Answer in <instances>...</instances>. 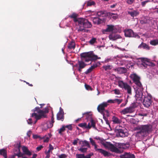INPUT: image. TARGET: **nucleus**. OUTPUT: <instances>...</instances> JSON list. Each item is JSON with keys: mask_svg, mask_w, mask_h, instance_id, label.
<instances>
[{"mask_svg": "<svg viewBox=\"0 0 158 158\" xmlns=\"http://www.w3.org/2000/svg\"><path fill=\"white\" fill-rule=\"evenodd\" d=\"M34 113L31 114L32 117H34L36 120L34 123H35L37 120L41 118L46 117V114L48 112V108H45L43 110H40L39 107H36L34 110Z\"/></svg>", "mask_w": 158, "mask_h": 158, "instance_id": "nucleus-1", "label": "nucleus"}, {"mask_svg": "<svg viewBox=\"0 0 158 158\" xmlns=\"http://www.w3.org/2000/svg\"><path fill=\"white\" fill-rule=\"evenodd\" d=\"M94 139L98 140V143H101L106 148L110 149L111 151L119 153V150L110 142H106L105 140L99 137H96Z\"/></svg>", "mask_w": 158, "mask_h": 158, "instance_id": "nucleus-2", "label": "nucleus"}, {"mask_svg": "<svg viewBox=\"0 0 158 158\" xmlns=\"http://www.w3.org/2000/svg\"><path fill=\"white\" fill-rule=\"evenodd\" d=\"M78 25L80 27V28L78 31H83L88 32V30H85L84 28V27L89 28L91 27L92 25L89 22L87 19L82 18H80L77 20Z\"/></svg>", "mask_w": 158, "mask_h": 158, "instance_id": "nucleus-3", "label": "nucleus"}, {"mask_svg": "<svg viewBox=\"0 0 158 158\" xmlns=\"http://www.w3.org/2000/svg\"><path fill=\"white\" fill-rule=\"evenodd\" d=\"M81 55L82 60L86 62L100 59V57H98L93 52L83 53Z\"/></svg>", "mask_w": 158, "mask_h": 158, "instance_id": "nucleus-4", "label": "nucleus"}, {"mask_svg": "<svg viewBox=\"0 0 158 158\" xmlns=\"http://www.w3.org/2000/svg\"><path fill=\"white\" fill-rule=\"evenodd\" d=\"M152 126L150 125H141L137 127V129L139 130L138 134H140L142 136H145L150 132L152 130Z\"/></svg>", "mask_w": 158, "mask_h": 158, "instance_id": "nucleus-5", "label": "nucleus"}, {"mask_svg": "<svg viewBox=\"0 0 158 158\" xmlns=\"http://www.w3.org/2000/svg\"><path fill=\"white\" fill-rule=\"evenodd\" d=\"M134 89L135 91V99L137 101H141L143 95L142 92L143 88L142 85L141 86H135Z\"/></svg>", "mask_w": 158, "mask_h": 158, "instance_id": "nucleus-6", "label": "nucleus"}, {"mask_svg": "<svg viewBox=\"0 0 158 158\" xmlns=\"http://www.w3.org/2000/svg\"><path fill=\"white\" fill-rule=\"evenodd\" d=\"M118 86L122 89H124L127 91V93L131 94V88L127 83L124 82L122 81H119L118 82Z\"/></svg>", "mask_w": 158, "mask_h": 158, "instance_id": "nucleus-7", "label": "nucleus"}, {"mask_svg": "<svg viewBox=\"0 0 158 158\" xmlns=\"http://www.w3.org/2000/svg\"><path fill=\"white\" fill-rule=\"evenodd\" d=\"M78 126L83 128L90 129L92 127L93 128L95 127V122L94 120L91 119L90 122L88 123V125L86 123H83L79 124Z\"/></svg>", "mask_w": 158, "mask_h": 158, "instance_id": "nucleus-8", "label": "nucleus"}, {"mask_svg": "<svg viewBox=\"0 0 158 158\" xmlns=\"http://www.w3.org/2000/svg\"><path fill=\"white\" fill-rule=\"evenodd\" d=\"M147 95H145L146 96L144 97L143 104L145 107H148L151 105L152 100L151 95L147 93Z\"/></svg>", "mask_w": 158, "mask_h": 158, "instance_id": "nucleus-9", "label": "nucleus"}, {"mask_svg": "<svg viewBox=\"0 0 158 158\" xmlns=\"http://www.w3.org/2000/svg\"><path fill=\"white\" fill-rule=\"evenodd\" d=\"M104 33L105 32H112L115 33L117 32H120V31L118 29L117 27L113 25H107L106 29L103 31Z\"/></svg>", "mask_w": 158, "mask_h": 158, "instance_id": "nucleus-10", "label": "nucleus"}, {"mask_svg": "<svg viewBox=\"0 0 158 158\" xmlns=\"http://www.w3.org/2000/svg\"><path fill=\"white\" fill-rule=\"evenodd\" d=\"M86 64L82 61H79L78 63L73 66V68L75 70H77L79 72L81 71V69L84 68Z\"/></svg>", "mask_w": 158, "mask_h": 158, "instance_id": "nucleus-11", "label": "nucleus"}, {"mask_svg": "<svg viewBox=\"0 0 158 158\" xmlns=\"http://www.w3.org/2000/svg\"><path fill=\"white\" fill-rule=\"evenodd\" d=\"M130 77L132 79L136 85L135 86H141L142 85L139 81V77L135 73H133L131 74Z\"/></svg>", "mask_w": 158, "mask_h": 158, "instance_id": "nucleus-12", "label": "nucleus"}, {"mask_svg": "<svg viewBox=\"0 0 158 158\" xmlns=\"http://www.w3.org/2000/svg\"><path fill=\"white\" fill-rule=\"evenodd\" d=\"M125 35L126 37H134L139 38V36L136 33H135L131 29H127L124 31Z\"/></svg>", "mask_w": 158, "mask_h": 158, "instance_id": "nucleus-13", "label": "nucleus"}, {"mask_svg": "<svg viewBox=\"0 0 158 158\" xmlns=\"http://www.w3.org/2000/svg\"><path fill=\"white\" fill-rule=\"evenodd\" d=\"M134 111V108L133 106H130L123 109L120 113L123 114L131 113Z\"/></svg>", "mask_w": 158, "mask_h": 158, "instance_id": "nucleus-14", "label": "nucleus"}, {"mask_svg": "<svg viewBox=\"0 0 158 158\" xmlns=\"http://www.w3.org/2000/svg\"><path fill=\"white\" fill-rule=\"evenodd\" d=\"M139 60L141 62L140 67H145L147 65H150L151 64L149 60L147 58H141L139 59Z\"/></svg>", "mask_w": 158, "mask_h": 158, "instance_id": "nucleus-15", "label": "nucleus"}, {"mask_svg": "<svg viewBox=\"0 0 158 158\" xmlns=\"http://www.w3.org/2000/svg\"><path fill=\"white\" fill-rule=\"evenodd\" d=\"M116 135L118 137H124L128 136V133L125 130L122 129L117 130L115 131Z\"/></svg>", "mask_w": 158, "mask_h": 158, "instance_id": "nucleus-16", "label": "nucleus"}, {"mask_svg": "<svg viewBox=\"0 0 158 158\" xmlns=\"http://www.w3.org/2000/svg\"><path fill=\"white\" fill-rule=\"evenodd\" d=\"M108 105V104L106 102H104L101 104L99 105L98 108L97 109L99 112L101 113L103 112V111L105 110V108Z\"/></svg>", "mask_w": 158, "mask_h": 158, "instance_id": "nucleus-17", "label": "nucleus"}, {"mask_svg": "<svg viewBox=\"0 0 158 158\" xmlns=\"http://www.w3.org/2000/svg\"><path fill=\"white\" fill-rule=\"evenodd\" d=\"M57 118L58 120L62 121L64 120V112L61 107H60L59 111L57 114Z\"/></svg>", "mask_w": 158, "mask_h": 158, "instance_id": "nucleus-18", "label": "nucleus"}, {"mask_svg": "<svg viewBox=\"0 0 158 158\" xmlns=\"http://www.w3.org/2000/svg\"><path fill=\"white\" fill-rule=\"evenodd\" d=\"M95 151L101 153L105 157L109 156L111 155L110 153L101 148H98Z\"/></svg>", "mask_w": 158, "mask_h": 158, "instance_id": "nucleus-19", "label": "nucleus"}, {"mask_svg": "<svg viewBox=\"0 0 158 158\" xmlns=\"http://www.w3.org/2000/svg\"><path fill=\"white\" fill-rule=\"evenodd\" d=\"M95 151L101 153L105 157L109 156L111 155L110 153L101 148H98Z\"/></svg>", "mask_w": 158, "mask_h": 158, "instance_id": "nucleus-20", "label": "nucleus"}, {"mask_svg": "<svg viewBox=\"0 0 158 158\" xmlns=\"http://www.w3.org/2000/svg\"><path fill=\"white\" fill-rule=\"evenodd\" d=\"M113 33H111L109 35V38L110 40L114 41L121 38V37L120 35L118 34H114Z\"/></svg>", "mask_w": 158, "mask_h": 158, "instance_id": "nucleus-21", "label": "nucleus"}, {"mask_svg": "<svg viewBox=\"0 0 158 158\" xmlns=\"http://www.w3.org/2000/svg\"><path fill=\"white\" fill-rule=\"evenodd\" d=\"M15 155L17 156L18 157H22V158H27V157L24 156L23 154L20 152L19 147L15 149Z\"/></svg>", "mask_w": 158, "mask_h": 158, "instance_id": "nucleus-22", "label": "nucleus"}, {"mask_svg": "<svg viewBox=\"0 0 158 158\" xmlns=\"http://www.w3.org/2000/svg\"><path fill=\"white\" fill-rule=\"evenodd\" d=\"M104 20V19L103 18H100L98 17H95L93 19V21L95 24H99L102 23Z\"/></svg>", "mask_w": 158, "mask_h": 158, "instance_id": "nucleus-23", "label": "nucleus"}, {"mask_svg": "<svg viewBox=\"0 0 158 158\" xmlns=\"http://www.w3.org/2000/svg\"><path fill=\"white\" fill-rule=\"evenodd\" d=\"M103 115V118L105 120L107 124H109L108 121L106 118V117L109 116V112L107 110H105L103 112L101 113Z\"/></svg>", "mask_w": 158, "mask_h": 158, "instance_id": "nucleus-24", "label": "nucleus"}, {"mask_svg": "<svg viewBox=\"0 0 158 158\" xmlns=\"http://www.w3.org/2000/svg\"><path fill=\"white\" fill-rule=\"evenodd\" d=\"M128 14L131 17H134L137 16L139 14V12L137 10H131L128 11Z\"/></svg>", "mask_w": 158, "mask_h": 158, "instance_id": "nucleus-25", "label": "nucleus"}, {"mask_svg": "<svg viewBox=\"0 0 158 158\" xmlns=\"http://www.w3.org/2000/svg\"><path fill=\"white\" fill-rule=\"evenodd\" d=\"M22 150L23 152V154L24 155L25 154L29 156H30L31 155V152L28 150L27 147L25 146L22 147Z\"/></svg>", "mask_w": 158, "mask_h": 158, "instance_id": "nucleus-26", "label": "nucleus"}, {"mask_svg": "<svg viewBox=\"0 0 158 158\" xmlns=\"http://www.w3.org/2000/svg\"><path fill=\"white\" fill-rule=\"evenodd\" d=\"M115 71H117L119 73H123L126 72L127 69L124 67H119L115 69Z\"/></svg>", "mask_w": 158, "mask_h": 158, "instance_id": "nucleus-27", "label": "nucleus"}, {"mask_svg": "<svg viewBox=\"0 0 158 158\" xmlns=\"http://www.w3.org/2000/svg\"><path fill=\"white\" fill-rule=\"evenodd\" d=\"M134 154L130 153H126L124 155L121 156L120 158H135Z\"/></svg>", "mask_w": 158, "mask_h": 158, "instance_id": "nucleus-28", "label": "nucleus"}, {"mask_svg": "<svg viewBox=\"0 0 158 158\" xmlns=\"http://www.w3.org/2000/svg\"><path fill=\"white\" fill-rule=\"evenodd\" d=\"M112 121L114 123L117 124H119L121 122V120L120 119L115 116L112 117Z\"/></svg>", "mask_w": 158, "mask_h": 158, "instance_id": "nucleus-29", "label": "nucleus"}, {"mask_svg": "<svg viewBox=\"0 0 158 158\" xmlns=\"http://www.w3.org/2000/svg\"><path fill=\"white\" fill-rule=\"evenodd\" d=\"M79 144L81 145L82 146H86L89 148L90 146L88 142L86 140H80L79 141Z\"/></svg>", "mask_w": 158, "mask_h": 158, "instance_id": "nucleus-30", "label": "nucleus"}, {"mask_svg": "<svg viewBox=\"0 0 158 158\" xmlns=\"http://www.w3.org/2000/svg\"><path fill=\"white\" fill-rule=\"evenodd\" d=\"M107 15L109 16L110 18H112L114 19H116L118 17V15L117 14L110 12L107 13Z\"/></svg>", "mask_w": 158, "mask_h": 158, "instance_id": "nucleus-31", "label": "nucleus"}, {"mask_svg": "<svg viewBox=\"0 0 158 158\" xmlns=\"http://www.w3.org/2000/svg\"><path fill=\"white\" fill-rule=\"evenodd\" d=\"M77 15L75 13H73L71 15H69V17L71 18H73L74 19V21L76 25H78V22L77 20H78L79 18H77Z\"/></svg>", "mask_w": 158, "mask_h": 158, "instance_id": "nucleus-32", "label": "nucleus"}, {"mask_svg": "<svg viewBox=\"0 0 158 158\" xmlns=\"http://www.w3.org/2000/svg\"><path fill=\"white\" fill-rule=\"evenodd\" d=\"M139 48H143L144 49L149 50L150 49V47L148 45L144 43H142L138 47Z\"/></svg>", "mask_w": 158, "mask_h": 158, "instance_id": "nucleus-33", "label": "nucleus"}, {"mask_svg": "<svg viewBox=\"0 0 158 158\" xmlns=\"http://www.w3.org/2000/svg\"><path fill=\"white\" fill-rule=\"evenodd\" d=\"M89 140L91 144L94 146V149L96 151V149H97L98 148V146L96 144L95 141L93 140V139L91 138H89Z\"/></svg>", "mask_w": 158, "mask_h": 158, "instance_id": "nucleus-34", "label": "nucleus"}, {"mask_svg": "<svg viewBox=\"0 0 158 158\" xmlns=\"http://www.w3.org/2000/svg\"><path fill=\"white\" fill-rule=\"evenodd\" d=\"M97 15L99 17L98 18L104 17L106 16L105 13L102 11H99L97 13Z\"/></svg>", "mask_w": 158, "mask_h": 158, "instance_id": "nucleus-35", "label": "nucleus"}, {"mask_svg": "<svg viewBox=\"0 0 158 158\" xmlns=\"http://www.w3.org/2000/svg\"><path fill=\"white\" fill-rule=\"evenodd\" d=\"M51 136V135L49 134L45 136L43 138V141L44 142L46 143L48 142Z\"/></svg>", "mask_w": 158, "mask_h": 158, "instance_id": "nucleus-36", "label": "nucleus"}, {"mask_svg": "<svg viewBox=\"0 0 158 158\" xmlns=\"http://www.w3.org/2000/svg\"><path fill=\"white\" fill-rule=\"evenodd\" d=\"M150 44L153 46H156L158 44V40H151L150 42Z\"/></svg>", "mask_w": 158, "mask_h": 158, "instance_id": "nucleus-37", "label": "nucleus"}, {"mask_svg": "<svg viewBox=\"0 0 158 158\" xmlns=\"http://www.w3.org/2000/svg\"><path fill=\"white\" fill-rule=\"evenodd\" d=\"M0 154L3 155L5 158H6V151L4 149L0 150Z\"/></svg>", "mask_w": 158, "mask_h": 158, "instance_id": "nucleus-38", "label": "nucleus"}, {"mask_svg": "<svg viewBox=\"0 0 158 158\" xmlns=\"http://www.w3.org/2000/svg\"><path fill=\"white\" fill-rule=\"evenodd\" d=\"M75 47V44L74 42H71L70 43L69 46L68 48L70 49H74Z\"/></svg>", "mask_w": 158, "mask_h": 158, "instance_id": "nucleus-39", "label": "nucleus"}, {"mask_svg": "<svg viewBox=\"0 0 158 158\" xmlns=\"http://www.w3.org/2000/svg\"><path fill=\"white\" fill-rule=\"evenodd\" d=\"M115 63L118 65H122L124 64V62L122 61L121 59H120L117 60L115 62Z\"/></svg>", "mask_w": 158, "mask_h": 158, "instance_id": "nucleus-40", "label": "nucleus"}, {"mask_svg": "<svg viewBox=\"0 0 158 158\" xmlns=\"http://www.w3.org/2000/svg\"><path fill=\"white\" fill-rule=\"evenodd\" d=\"M87 148H84L83 146H81L78 149V150L81 151L82 152H86Z\"/></svg>", "mask_w": 158, "mask_h": 158, "instance_id": "nucleus-41", "label": "nucleus"}, {"mask_svg": "<svg viewBox=\"0 0 158 158\" xmlns=\"http://www.w3.org/2000/svg\"><path fill=\"white\" fill-rule=\"evenodd\" d=\"M65 126H63L62 127L58 130V133L60 135H62V133L65 130Z\"/></svg>", "mask_w": 158, "mask_h": 158, "instance_id": "nucleus-42", "label": "nucleus"}, {"mask_svg": "<svg viewBox=\"0 0 158 158\" xmlns=\"http://www.w3.org/2000/svg\"><path fill=\"white\" fill-rule=\"evenodd\" d=\"M83 116H85L87 119L91 118V114L89 112H85L83 114Z\"/></svg>", "mask_w": 158, "mask_h": 158, "instance_id": "nucleus-43", "label": "nucleus"}, {"mask_svg": "<svg viewBox=\"0 0 158 158\" xmlns=\"http://www.w3.org/2000/svg\"><path fill=\"white\" fill-rule=\"evenodd\" d=\"M94 66H91L89 69H88L85 72L86 74H88L91 72L93 69L94 68Z\"/></svg>", "mask_w": 158, "mask_h": 158, "instance_id": "nucleus-44", "label": "nucleus"}, {"mask_svg": "<svg viewBox=\"0 0 158 158\" xmlns=\"http://www.w3.org/2000/svg\"><path fill=\"white\" fill-rule=\"evenodd\" d=\"M112 67L111 65H110L104 66H103V68L106 71L111 69H112Z\"/></svg>", "mask_w": 158, "mask_h": 158, "instance_id": "nucleus-45", "label": "nucleus"}, {"mask_svg": "<svg viewBox=\"0 0 158 158\" xmlns=\"http://www.w3.org/2000/svg\"><path fill=\"white\" fill-rule=\"evenodd\" d=\"M96 39L95 38H92L89 41V43L91 44H93L96 43Z\"/></svg>", "mask_w": 158, "mask_h": 158, "instance_id": "nucleus-46", "label": "nucleus"}, {"mask_svg": "<svg viewBox=\"0 0 158 158\" xmlns=\"http://www.w3.org/2000/svg\"><path fill=\"white\" fill-rule=\"evenodd\" d=\"M46 123L48 128L52 127L53 126L52 122L50 121H47Z\"/></svg>", "mask_w": 158, "mask_h": 158, "instance_id": "nucleus-47", "label": "nucleus"}, {"mask_svg": "<svg viewBox=\"0 0 158 158\" xmlns=\"http://www.w3.org/2000/svg\"><path fill=\"white\" fill-rule=\"evenodd\" d=\"M123 101L121 99H114V103H117L118 104L120 103Z\"/></svg>", "mask_w": 158, "mask_h": 158, "instance_id": "nucleus-48", "label": "nucleus"}, {"mask_svg": "<svg viewBox=\"0 0 158 158\" xmlns=\"http://www.w3.org/2000/svg\"><path fill=\"white\" fill-rule=\"evenodd\" d=\"M95 2L93 1H89L87 2V5L88 6H91L95 4Z\"/></svg>", "mask_w": 158, "mask_h": 158, "instance_id": "nucleus-49", "label": "nucleus"}, {"mask_svg": "<svg viewBox=\"0 0 158 158\" xmlns=\"http://www.w3.org/2000/svg\"><path fill=\"white\" fill-rule=\"evenodd\" d=\"M50 151L49 150H48L47 151H45V153L46 155V158H49L50 156Z\"/></svg>", "mask_w": 158, "mask_h": 158, "instance_id": "nucleus-50", "label": "nucleus"}, {"mask_svg": "<svg viewBox=\"0 0 158 158\" xmlns=\"http://www.w3.org/2000/svg\"><path fill=\"white\" fill-rule=\"evenodd\" d=\"M59 158H66L67 157V155L65 154H61L58 156Z\"/></svg>", "mask_w": 158, "mask_h": 158, "instance_id": "nucleus-51", "label": "nucleus"}, {"mask_svg": "<svg viewBox=\"0 0 158 158\" xmlns=\"http://www.w3.org/2000/svg\"><path fill=\"white\" fill-rule=\"evenodd\" d=\"M85 88L87 90H92V88L90 86H89L88 85H87L86 84H85Z\"/></svg>", "mask_w": 158, "mask_h": 158, "instance_id": "nucleus-52", "label": "nucleus"}, {"mask_svg": "<svg viewBox=\"0 0 158 158\" xmlns=\"http://www.w3.org/2000/svg\"><path fill=\"white\" fill-rule=\"evenodd\" d=\"M48 128V127L47 124L46 123H44L43 125V129L44 130H46Z\"/></svg>", "mask_w": 158, "mask_h": 158, "instance_id": "nucleus-53", "label": "nucleus"}, {"mask_svg": "<svg viewBox=\"0 0 158 158\" xmlns=\"http://www.w3.org/2000/svg\"><path fill=\"white\" fill-rule=\"evenodd\" d=\"M114 93L117 95L120 94V92L119 89H115L114 90Z\"/></svg>", "mask_w": 158, "mask_h": 158, "instance_id": "nucleus-54", "label": "nucleus"}, {"mask_svg": "<svg viewBox=\"0 0 158 158\" xmlns=\"http://www.w3.org/2000/svg\"><path fill=\"white\" fill-rule=\"evenodd\" d=\"M65 128H67L68 129L70 130H72V126L71 125H67L66 126H65Z\"/></svg>", "mask_w": 158, "mask_h": 158, "instance_id": "nucleus-55", "label": "nucleus"}, {"mask_svg": "<svg viewBox=\"0 0 158 158\" xmlns=\"http://www.w3.org/2000/svg\"><path fill=\"white\" fill-rule=\"evenodd\" d=\"M150 2V0H147V1H145L144 2H142V3H141V4H142V5L143 6H144L147 3V2Z\"/></svg>", "mask_w": 158, "mask_h": 158, "instance_id": "nucleus-56", "label": "nucleus"}, {"mask_svg": "<svg viewBox=\"0 0 158 158\" xmlns=\"http://www.w3.org/2000/svg\"><path fill=\"white\" fill-rule=\"evenodd\" d=\"M94 154V153L92 152L90 153V154L87 155L86 156V158H90L91 156H93Z\"/></svg>", "mask_w": 158, "mask_h": 158, "instance_id": "nucleus-57", "label": "nucleus"}, {"mask_svg": "<svg viewBox=\"0 0 158 158\" xmlns=\"http://www.w3.org/2000/svg\"><path fill=\"white\" fill-rule=\"evenodd\" d=\"M134 0H127V2L129 4H132L134 2Z\"/></svg>", "mask_w": 158, "mask_h": 158, "instance_id": "nucleus-58", "label": "nucleus"}, {"mask_svg": "<svg viewBox=\"0 0 158 158\" xmlns=\"http://www.w3.org/2000/svg\"><path fill=\"white\" fill-rule=\"evenodd\" d=\"M27 123L31 125L32 123V119L31 118H29L28 120H27Z\"/></svg>", "mask_w": 158, "mask_h": 158, "instance_id": "nucleus-59", "label": "nucleus"}, {"mask_svg": "<svg viewBox=\"0 0 158 158\" xmlns=\"http://www.w3.org/2000/svg\"><path fill=\"white\" fill-rule=\"evenodd\" d=\"M106 102L107 103H114V99L112 100V99H110L109 100L107 101V102Z\"/></svg>", "mask_w": 158, "mask_h": 158, "instance_id": "nucleus-60", "label": "nucleus"}, {"mask_svg": "<svg viewBox=\"0 0 158 158\" xmlns=\"http://www.w3.org/2000/svg\"><path fill=\"white\" fill-rule=\"evenodd\" d=\"M49 149L48 150H49L50 151H52L53 149V147L51 144H50L49 145Z\"/></svg>", "mask_w": 158, "mask_h": 158, "instance_id": "nucleus-61", "label": "nucleus"}, {"mask_svg": "<svg viewBox=\"0 0 158 158\" xmlns=\"http://www.w3.org/2000/svg\"><path fill=\"white\" fill-rule=\"evenodd\" d=\"M79 140L78 139H77L75 140H74L73 142V144L74 145H76L77 144V141Z\"/></svg>", "mask_w": 158, "mask_h": 158, "instance_id": "nucleus-62", "label": "nucleus"}, {"mask_svg": "<svg viewBox=\"0 0 158 158\" xmlns=\"http://www.w3.org/2000/svg\"><path fill=\"white\" fill-rule=\"evenodd\" d=\"M43 148V146H40L36 148V149L37 151H39L40 150Z\"/></svg>", "mask_w": 158, "mask_h": 158, "instance_id": "nucleus-63", "label": "nucleus"}, {"mask_svg": "<svg viewBox=\"0 0 158 158\" xmlns=\"http://www.w3.org/2000/svg\"><path fill=\"white\" fill-rule=\"evenodd\" d=\"M33 137L34 139H37L38 138H40V137L39 135H33Z\"/></svg>", "mask_w": 158, "mask_h": 158, "instance_id": "nucleus-64", "label": "nucleus"}]
</instances>
